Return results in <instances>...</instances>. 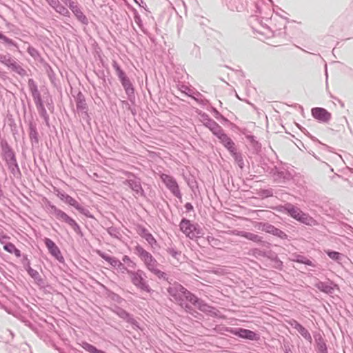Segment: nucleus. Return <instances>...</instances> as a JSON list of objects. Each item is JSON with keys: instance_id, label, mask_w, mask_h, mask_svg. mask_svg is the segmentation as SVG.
<instances>
[{"instance_id": "29", "label": "nucleus", "mask_w": 353, "mask_h": 353, "mask_svg": "<svg viewBox=\"0 0 353 353\" xmlns=\"http://www.w3.org/2000/svg\"><path fill=\"white\" fill-rule=\"evenodd\" d=\"M63 3H65L66 5H68L70 7V3H74L71 0H61Z\"/></svg>"}, {"instance_id": "20", "label": "nucleus", "mask_w": 353, "mask_h": 353, "mask_svg": "<svg viewBox=\"0 0 353 353\" xmlns=\"http://www.w3.org/2000/svg\"><path fill=\"white\" fill-rule=\"evenodd\" d=\"M54 9L56 10V11L63 15H65L68 13V10L63 6H60V5H57Z\"/></svg>"}, {"instance_id": "6", "label": "nucleus", "mask_w": 353, "mask_h": 353, "mask_svg": "<svg viewBox=\"0 0 353 353\" xmlns=\"http://www.w3.org/2000/svg\"><path fill=\"white\" fill-rule=\"evenodd\" d=\"M161 179L165 184L168 188L177 197L180 196V190L176 181L170 176L162 174Z\"/></svg>"}, {"instance_id": "8", "label": "nucleus", "mask_w": 353, "mask_h": 353, "mask_svg": "<svg viewBox=\"0 0 353 353\" xmlns=\"http://www.w3.org/2000/svg\"><path fill=\"white\" fill-rule=\"evenodd\" d=\"M312 114L314 118L321 122H327L331 118V114L322 108H312Z\"/></svg>"}, {"instance_id": "4", "label": "nucleus", "mask_w": 353, "mask_h": 353, "mask_svg": "<svg viewBox=\"0 0 353 353\" xmlns=\"http://www.w3.org/2000/svg\"><path fill=\"white\" fill-rule=\"evenodd\" d=\"M137 251L148 269L152 272H157L156 261L152 258V255L141 248H137Z\"/></svg>"}, {"instance_id": "26", "label": "nucleus", "mask_w": 353, "mask_h": 353, "mask_svg": "<svg viewBox=\"0 0 353 353\" xmlns=\"http://www.w3.org/2000/svg\"><path fill=\"white\" fill-rule=\"evenodd\" d=\"M299 261L303 263H305L306 265H310V266H314V265L312 264V261H310L309 259H305L304 261Z\"/></svg>"}, {"instance_id": "2", "label": "nucleus", "mask_w": 353, "mask_h": 353, "mask_svg": "<svg viewBox=\"0 0 353 353\" xmlns=\"http://www.w3.org/2000/svg\"><path fill=\"white\" fill-rule=\"evenodd\" d=\"M284 208L289 215L298 221L311 226L316 225V221L312 217L305 213H303L297 207L291 204H287Z\"/></svg>"}, {"instance_id": "19", "label": "nucleus", "mask_w": 353, "mask_h": 353, "mask_svg": "<svg viewBox=\"0 0 353 353\" xmlns=\"http://www.w3.org/2000/svg\"><path fill=\"white\" fill-rule=\"evenodd\" d=\"M123 261L126 263L127 265L132 268H134L136 267V263L133 262L128 256H124L123 257Z\"/></svg>"}, {"instance_id": "23", "label": "nucleus", "mask_w": 353, "mask_h": 353, "mask_svg": "<svg viewBox=\"0 0 353 353\" xmlns=\"http://www.w3.org/2000/svg\"><path fill=\"white\" fill-rule=\"evenodd\" d=\"M9 239V237L5 235L1 229H0V243L1 244H5L6 241Z\"/></svg>"}, {"instance_id": "12", "label": "nucleus", "mask_w": 353, "mask_h": 353, "mask_svg": "<svg viewBox=\"0 0 353 353\" xmlns=\"http://www.w3.org/2000/svg\"><path fill=\"white\" fill-rule=\"evenodd\" d=\"M70 8L72 11V12L74 14V15L77 17V18L83 24H88V21L85 15L82 12V11L80 10V8L78 7L75 3H70Z\"/></svg>"}, {"instance_id": "1", "label": "nucleus", "mask_w": 353, "mask_h": 353, "mask_svg": "<svg viewBox=\"0 0 353 353\" xmlns=\"http://www.w3.org/2000/svg\"><path fill=\"white\" fill-rule=\"evenodd\" d=\"M168 291L181 305L185 304V301H188L203 312L216 314V312L212 311L213 308L200 301L196 296L178 283H174L168 289Z\"/></svg>"}, {"instance_id": "10", "label": "nucleus", "mask_w": 353, "mask_h": 353, "mask_svg": "<svg viewBox=\"0 0 353 353\" xmlns=\"http://www.w3.org/2000/svg\"><path fill=\"white\" fill-rule=\"evenodd\" d=\"M230 332L236 336L246 339L255 340L257 338L256 334L250 330L237 328L231 330Z\"/></svg>"}, {"instance_id": "15", "label": "nucleus", "mask_w": 353, "mask_h": 353, "mask_svg": "<svg viewBox=\"0 0 353 353\" xmlns=\"http://www.w3.org/2000/svg\"><path fill=\"white\" fill-rule=\"evenodd\" d=\"M61 199L63 200L65 203L74 207L76 209L79 210L81 206L79 203L75 200L74 198L69 195L61 194Z\"/></svg>"}, {"instance_id": "5", "label": "nucleus", "mask_w": 353, "mask_h": 353, "mask_svg": "<svg viewBox=\"0 0 353 353\" xmlns=\"http://www.w3.org/2000/svg\"><path fill=\"white\" fill-rule=\"evenodd\" d=\"M128 274L130 276L131 281L134 285L137 287L141 288V290L149 291V287L144 281V279L142 277V272H132L127 271Z\"/></svg>"}, {"instance_id": "13", "label": "nucleus", "mask_w": 353, "mask_h": 353, "mask_svg": "<svg viewBox=\"0 0 353 353\" xmlns=\"http://www.w3.org/2000/svg\"><path fill=\"white\" fill-rule=\"evenodd\" d=\"M258 229L261 230L262 231H264L265 232L271 233V234H273L274 235H277L279 236H282V235L285 236V234L282 231H281L280 230L274 228L273 225H270V224L260 223L259 225Z\"/></svg>"}, {"instance_id": "21", "label": "nucleus", "mask_w": 353, "mask_h": 353, "mask_svg": "<svg viewBox=\"0 0 353 353\" xmlns=\"http://www.w3.org/2000/svg\"><path fill=\"white\" fill-rule=\"evenodd\" d=\"M117 74L120 79H124L125 76V72L118 66H115Z\"/></svg>"}, {"instance_id": "9", "label": "nucleus", "mask_w": 353, "mask_h": 353, "mask_svg": "<svg viewBox=\"0 0 353 353\" xmlns=\"http://www.w3.org/2000/svg\"><path fill=\"white\" fill-rule=\"evenodd\" d=\"M44 242L50 253L57 260L60 261H62L63 258L61 255L59 248L56 245V244L48 238H46L44 239Z\"/></svg>"}, {"instance_id": "25", "label": "nucleus", "mask_w": 353, "mask_h": 353, "mask_svg": "<svg viewBox=\"0 0 353 353\" xmlns=\"http://www.w3.org/2000/svg\"><path fill=\"white\" fill-rule=\"evenodd\" d=\"M8 66L12 67L13 68H17V64L15 61L8 60V63H7Z\"/></svg>"}, {"instance_id": "3", "label": "nucleus", "mask_w": 353, "mask_h": 353, "mask_svg": "<svg viewBox=\"0 0 353 353\" xmlns=\"http://www.w3.org/2000/svg\"><path fill=\"white\" fill-rule=\"evenodd\" d=\"M181 230L190 239H194L201 234L196 225L192 224L189 220L183 219L180 223Z\"/></svg>"}, {"instance_id": "22", "label": "nucleus", "mask_w": 353, "mask_h": 353, "mask_svg": "<svg viewBox=\"0 0 353 353\" xmlns=\"http://www.w3.org/2000/svg\"><path fill=\"white\" fill-rule=\"evenodd\" d=\"M327 255L332 259L337 260L339 259L340 256V254L337 252L334 251H327Z\"/></svg>"}, {"instance_id": "17", "label": "nucleus", "mask_w": 353, "mask_h": 353, "mask_svg": "<svg viewBox=\"0 0 353 353\" xmlns=\"http://www.w3.org/2000/svg\"><path fill=\"white\" fill-rule=\"evenodd\" d=\"M105 259L114 268H121L123 267L122 263L115 258L105 257Z\"/></svg>"}, {"instance_id": "24", "label": "nucleus", "mask_w": 353, "mask_h": 353, "mask_svg": "<svg viewBox=\"0 0 353 353\" xmlns=\"http://www.w3.org/2000/svg\"><path fill=\"white\" fill-rule=\"evenodd\" d=\"M144 237L150 244H152L155 241L154 237L152 236L151 234L147 233L145 234Z\"/></svg>"}, {"instance_id": "30", "label": "nucleus", "mask_w": 353, "mask_h": 353, "mask_svg": "<svg viewBox=\"0 0 353 353\" xmlns=\"http://www.w3.org/2000/svg\"><path fill=\"white\" fill-rule=\"evenodd\" d=\"M133 189H134V190H136L137 192H139V190L141 189V187H140V185H135V187H134V188H133Z\"/></svg>"}, {"instance_id": "7", "label": "nucleus", "mask_w": 353, "mask_h": 353, "mask_svg": "<svg viewBox=\"0 0 353 353\" xmlns=\"http://www.w3.org/2000/svg\"><path fill=\"white\" fill-rule=\"evenodd\" d=\"M213 132L231 153H235L236 149L234 148V143L230 137L223 133L220 129L214 130Z\"/></svg>"}, {"instance_id": "18", "label": "nucleus", "mask_w": 353, "mask_h": 353, "mask_svg": "<svg viewBox=\"0 0 353 353\" xmlns=\"http://www.w3.org/2000/svg\"><path fill=\"white\" fill-rule=\"evenodd\" d=\"M243 236H245L246 239H250V240H252L253 241H261V239L260 237L256 235V234H254L253 233H245Z\"/></svg>"}, {"instance_id": "16", "label": "nucleus", "mask_w": 353, "mask_h": 353, "mask_svg": "<svg viewBox=\"0 0 353 353\" xmlns=\"http://www.w3.org/2000/svg\"><path fill=\"white\" fill-rule=\"evenodd\" d=\"M3 249L10 254H14L15 256L18 258L21 257V251L11 243H5Z\"/></svg>"}, {"instance_id": "28", "label": "nucleus", "mask_w": 353, "mask_h": 353, "mask_svg": "<svg viewBox=\"0 0 353 353\" xmlns=\"http://www.w3.org/2000/svg\"><path fill=\"white\" fill-rule=\"evenodd\" d=\"M50 4L54 8L58 4L57 0H51Z\"/></svg>"}, {"instance_id": "11", "label": "nucleus", "mask_w": 353, "mask_h": 353, "mask_svg": "<svg viewBox=\"0 0 353 353\" xmlns=\"http://www.w3.org/2000/svg\"><path fill=\"white\" fill-rule=\"evenodd\" d=\"M54 216H56L57 219L67 223L68 225L73 228L77 225V223L74 219L70 218L64 212L60 210L55 209Z\"/></svg>"}, {"instance_id": "27", "label": "nucleus", "mask_w": 353, "mask_h": 353, "mask_svg": "<svg viewBox=\"0 0 353 353\" xmlns=\"http://www.w3.org/2000/svg\"><path fill=\"white\" fill-rule=\"evenodd\" d=\"M120 80L123 86H126L127 84L129 83V81H128L127 77H125L124 79H120Z\"/></svg>"}, {"instance_id": "14", "label": "nucleus", "mask_w": 353, "mask_h": 353, "mask_svg": "<svg viewBox=\"0 0 353 353\" xmlns=\"http://www.w3.org/2000/svg\"><path fill=\"white\" fill-rule=\"evenodd\" d=\"M292 325L306 339H311V336L308 331L303 327L301 324L294 321L293 323H291Z\"/></svg>"}]
</instances>
